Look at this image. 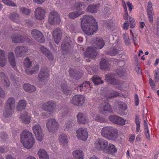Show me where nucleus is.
<instances>
[{
	"label": "nucleus",
	"mask_w": 159,
	"mask_h": 159,
	"mask_svg": "<svg viewBox=\"0 0 159 159\" xmlns=\"http://www.w3.org/2000/svg\"><path fill=\"white\" fill-rule=\"evenodd\" d=\"M20 139L24 146L28 149L32 148L35 143L34 139L32 133L26 130H24L21 132Z\"/></svg>",
	"instance_id": "1"
},
{
	"label": "nucleus",
	"mask_w": 159,
	"mask_h": 159,
	"mask_svg": "<svg viewBox=\"0 0 159 159\" xmlns=\"http://www.w3.org/2000/svg\"><path fill=\"white\" fill-rule=\"evenodd\" d=\"M15 100L12 97H9L6 101L4 107L3 116L5 117H10L13 113L15 107Z\"/></svg>",
	"instance_id": "2"
},
{
	"label": "nucleus",
	"mask_w": 159,
	"mask_h": 159,
	"mask_svg": "<svg viewBox=\"0 0 159 159\" xmlns=\"http://www.w3.org/2000/svg\"><path fill=\"white\" fill-rule=\"evenodd\" d=\"M23 64L25 67L26 68L25 72L26 74L29 75H31L34 74H36L39 69V66L37 65L34 66H33L32 68H30L32 66V62L30 61V59L28 58H26L25 59Z\"/></svg>",
	"instance_id": "3"
},
{
	"label": "nucleus",
	"mask_w": 159,
	"mask_h": 159,
	"mask_svg": "<svg viewBox=\"0 0 159 159\" xmlns=\"http://www.w3.org/2000/svg\"><path fill=\"white\" fill-rule=\"evenodd\" d=\"M81 25H83L84 26L93 25V26H98L97 22H95V20L93 17L91 15H85L83 16L82 18H81Z\"/></svg>",
	"instance_id": "4"
},
{
	"label": "nucleus",
	"mask_w": 159,
	"mask_h": 159,
	"mask_svg": "<svg viewBox=\"0 0 159 159\" xmlns=\"http://www.w3.org/2000/svg\"><path fill=\"white\" fill-rule=\"evenodd\" d=\"M42 108L43 110L48 112L49 114H51L54 113L57 107L55 103L51 100L43 103Z\"/></svg>",
	"instance_id": "5"
},
{
	"label": "nucleus",
	"mask_w": 159,
	"mask_h": 159,
	"mask_svg": "<svg viewBox=\"0 0 159 159\" xmlns=\"http://www.w3.org/2000/svg\"><path fill=\"white\" fill-rule=\"evenodd\" d=\"M60 20L58 13L57 12L54 11L49 13L48 21L51 25L59 24Z\"/></svg>",
	"instance_id": "6"
},
{
	"label": "nucleus",
	"mask_w": 159,
	"mask_h": 159,
	"mask_svg": "<svg viewBox=\"0 0 159 159\" xmlns=\"http://www.w3.org/2000/svg\"><path fill=\"white\" fill-rule=\"evenodd\" d=\"M108 143L107 141L102 139H98L95 143V147L98 150L103 151L104 152L108 147Z\"/></svg>",
	"instance_id": "7"
},
{
	"label": "nucleus",
	"mask_w": 159,
	"mask_h": 159,
	"mask_svg": "<svg viewBox=\"0 0 159 159\" xmlns=\"http://www.w3.org/2000/svg\"><path fill=\"white\" fill-rule=\"evenodd\" d=\"M58 126L57 122L55 119L50 118L47 120L46 127L49 132L56 131L57 129Z\"/></svg>",
	"instance_id": "8"
},
{
	"label": "nucleus",
	"mask_w": 159,
	"mask_h": 159,
	"mask_svg": "<svg viewBox=\"0 0 159 159\" xmlns=\"http://www.w3.org/2000/svg\"><path fill=\"white\" fill-rule=\"evenodd\" d=\"M31 34L32 37L37 41L43 43L45 41L44 38L42 33L36 29L32 30Z\"/></svg>",
	"instance_id": "9"
},
{
	"label": "nucleus",
	"mask_w": 159,
	"mask_h": 159,
	"mask_svg": "<svg viewBox=\"0 0 159 159\" xmlns=\"http://www.w3.org/2000/svg\"><path fill=\"white\" fill-rule=\"evenodd\" d=\"M27 48L24 45H19L16 46L15 49V52L17 57H21L24 56L28 52Z\"/></svg>",
	"instance_id": "10"
},
{
	"label": "nucleus",
	"mask_w": 159,
	"mask_h": 159,
	"mask_svg": "<svg viewBox=\"0 0 159 159\" xmlns=\"http://www.w3.org/2000/svg\"><path fill=\"white\" fill-rule=\"evenodd\" d=\"M32 129L37 140L41 141L43 139V134L40 126L39 125H35L32 127Z\"/></svg>",
	"instance_id": "11"
},
{
	"label": "nucleus",
	"mask_w": 159,
	"mask_h": 159,
	"mask_svg": "<svg viewBox=\"0 0 159 159\" xmlns=\"http://www.w3.org/2000/svg\"><path fill=\"white\" fill-rule=\"evenodd\" d=\"M81 27L84 32L88 35L93 34L97 31L98 29V26H93L92 25L89 26L85 25L84 27L83 25H81Z\"/></svg>",
	"instance_id": "12"
},
{
	"label": "nucleus",
	"mask_w": 159,
	"mask_h": 159,
	"mask_svg": "<svg viewBox=\"0 0 159 159\" xmlns=\"http://www.w3.org/2000/svg\"><path fill=\"white\" fill-rule=\"evenodd\" d=\"M49 76L47 68H41L38 75L37 79L39 82H44Z\"/></svg>",
	"instance_id": "13"
},
{
	"label": "nucleus",
	"mask_w": 159,
	"mask_h": 159,
	"mask_svg": "<svg viewBox=\"0 0 159 159\" xmlns=\"http://www.w3.org/2000/svg\"><path fill=\"white\" fill-rule=\"evenodd\" d=\"M96 49L94 47H88L87 48L86 51L84 53V56L86 57L94 58L98 55Z\"/></svg>",
	"instance_id": "14"
},
{
	"label": "nucleus",
	"mask_w": 159,
	"mask_h": 159,
	"mask_svg": "<svg viewBox=\"0 0 159 159\" xmlns=\"http://www.w3.org/2000/svg\"><path fill=\"white\" fill-rule=\"evenodd\" d=\"M109 119L110 121L121 125H123L125 124V120L121 117L116 116L112 115L109 117Z\"/></svg>",
	"instance_id": "15"
},
{
	"label": "nucleus",
	"mask_w": 159,
	"mask_h": 159,
	"mask_svg": "<svg viewBox=\"0 0 159 159\" xmlns=\"http://www.w3.org/2000/svg\"><path fill=\"white\" fill-rule=\"evenodd\" d=\"M84 98L82 95H75L73 97L71 102L77 106L82 105L84 102Z\"/></svg>",
	"instance_id": "16"
},
{
	"label": "nucleus",
	"mask_w": 159,
	"mask_h": 159,
	"mask_svg": "<svg viewBox=\"0 0 159 159\" xmlns=\"http://www.w3.org/2000/svg\"><path fill=\"white\" fill-rule=\"evenodd\" d=\"M77 137L80 139L85 141L88 137V133L84 128H79L76 131Z\"/></svg>",
	"instance_id": "17"
},
{
	"label": "nucleus",
	"mask_w": 159,
	"mask_h": 159,
	"mask_svg": "<svg viewBox=\"0 0 159 159\" xmlns=\"http://www.w3.org/2000/svg\"><path fill=\"white\" fill-rule=\"evenodd\" d=\"M45 10L41 7L36 8L34 11L35 17L39 20L43 19L45 16Z\"/></svg>",
	"instance_id": "18"
},
{
	"label": "nucleus",
	"mask_w": 159,
	"mask_h": 159,
	"mask_svg": "<svg viewBox=\"0 0 159 159\" xmlns=\"http://www.w3.org/2000/svg\"><path fill=\"white\" fill-rule=\"evenodd\" d=\"M103 101H104V104L99 108L100 112L102 114H104L108 112H111V106L107 101L106 100H103Z\"/></svg>",
	"instance_id": "19"
},
{
	"label": "nucleus",
	"mask_w": 159,
	"mask_h": 159,
	"mask_svg": "<svg viewBox=\"0 0 159 159\" xmlns=\"http://www.w3.org/2000/svg\"><path fill=\"white\" fill-rule=\"evenodd\" d=\"M116 75L115 73L107 74L105 75V80L111 84H117L119 82L118 80L114 77Z\"/></svg>",
	"instance_id": "20"
},
{
	"label": "nucleus",
	"mask_w": 159,
	"mask_h": 159,
	"mask_svg": "<svg viewBox=\"0 0 159 159\" xmlns=\"http://www.w3.org/2000/svg\"><path fill=\"white\" fill-rule=\"evenodd\" d=\"M12 42L14 43H24L25 40V38L23 36L17 34H13L11 36Z\"/></svg>",
	"instance_id": "21"
},
{
	"label": "nucleus",
	"mask_w": 159,
	"mask_h": 159,
	"mask_svg": "<svg viewBox=\"0 0 159 159\" xmlns=\"http://www.w3.org/2000/svg\"><path fill=\"white\" fill-rule=\"evenodd\" d=\"M52 35L55 42L57 44L61 40L62 32L59 28L55 29L53 32Z\"/></svg>",
	"instance_id": "22"
},
{
	"label": "nucleus",
	"mask_w": 159,
	"mask_h": 159,
	"mask_svg": "<svg viewBox=\"0 0 159 159\" xmlns=\"http://www.w3.org/2000/svg\"><path fill=\"white\" fill-rule=\"evenodd\" d=\"M77 121L79 124H84L88 122L87 117L82 113L79 112L77 115Z\"/></svg>",
	"instance_id": "23"
},
{
	"label": "nucleus",
	"mask_w": 159,
	"mask_h": 159,
	"mask_svg": "<svg viewBox=\"0 0 159 159\" xmlns=\"http://www.w3.org/2000/svg\"><path fill=\"white\" fill-rule=\"evenodd\" d=\"M104 41L102 39L97 38L94 41L93 44L95 48L98 49H101L105 45Z\"/></svg>",
	"instance_id": "24"
},
{
	"label": "nucleus",
	"mask_w": 159,
	"mask_h": 159,
	"mask_svg": "<svg viewBox=\"0 0 159 159\" xmlns=\"http://www.w3.org/2000/svg\"><path fill=\"white\" fill-rule=\"evenodd\" d=\"M61 89L63 93L66 95H70L72 93L71 88L66 84H62L61 85Z\"/></svg>",
	"instance_id": "25"
},
{
	"label": "nucleus",
	"mask_w": 159,
	"mask_h": 159,
	"mask_svg": "<svg viewBox=\"0 0 159 159\" xmlns=\"http://www.w3.org/2000/svg\"><path fill=\"white\" fill-rule=\"evenodd\" d=\"M8 59L10 64L15 70H16L17 68L16 67V62L15 57L13 52H10L9 53Z\"/></svg>",
	"instance_id": "26"
},
{
	"label": "nucleus",
	"mask_w": 159,
	"mask_h": 159,
	"mask_svg": "<svg viewBox=\"0 0 159 159\" xmlns=\"http://www.w3.org/2000/svg\"><path fill=\"white\" fill-rule=\"evenodd\" d=\"M40 49L42 52L45 55L48 59L49 60L52 61L53 59V56L51 52L44 46H41Z\"/></svg>",
	"instance_id": "27"
},
{
	"label": "nucleus",
	"mask_w": 159,
	"mask_h": 159,
	"mask_svg": "<svg viewBox=\"0 0 159 159\" xmlns=\"http://www.w3.org/2000/svg\"><path fill=\"white\" fill-rule=\"evenodd\" d=\"M117 149L114 145L111 143H109L107 148L104 153L110 154H113L116 152Z\"/></svg>",
	"instance_id": "28"
},
{
	"label": "nucleus",
	"mask_w": 159,
	"mask_h": 159,
	"mask_svg": "<svg viewBox=\"0 0 159 159\" xmlns=\"http://www.w3.org/2000/svg\"><path fill=\"white\" fill-rule=\"evenodd\" d=\"M108 135L107 139L112 140H116L118 137L117 129L113 128Z\"/></svg>",
	"instance_id": "29"
},
{
	"label": "nucleus",
	"mask_w": 159,
	"mask_h": 159,
	"mask_svg": "<svg viewBox=\"0 0 159 159\" xmlns=\"http://www.w3.org/2000/svg\"><path fill=\"white\" fill-rule=\"evenodd\" d=\"M100 5L99 4L89 5L88 7L87 10L91 13H95L99 8Z\"/></svg>",
	"instance_id": "30"
},
{
	"label": "nucleus",
	"mask_w": 159,
	"mask_h": 159,
	"mask_svg": "<svg viewBox=\"0 0 159 159\" xmlns=\"http://www.w3.org/2000/svg\"><path fill=\"white\" fill-rule=\"evenodd\" d=\"M113 128V127L111 126L104 127L101 130V134L102 135L107 138Z\"/></svg>",
	"instance_id": "31"
},
{
	"label": "nucleus",
	"mask_w": 159,
	"mask_h": 159,
	"mask_svg": "<svg viewBox=\"0 0 159 159\" xmlns=\"http://www.w3.org/2000/svg\"><path fill=\"white\" fill-rule=\"evenodd\" d=\"M6 62V57L4 51L0 49V66L2 67L5 65Z\"/></svg>",
	"instance_id": "32"
},
{
	"label": "nucleus",
	"mask_w": 159,
	"mask_h": 159,
	"mask_svg": "<svg viewBox=\"0 0 159 159\" xmlns=\"http://www.w3.org/2000/svg\"><path fill=\"white\" fill-rule=\"evenodd\" d=\"M38 155L39 159H49V157L47 153L44 149H40L38 152Z\"/></svg>",
	"instance_id": "33"
},
{
	"label": "nucleus",
	"mask_w": 159,
	"mask_h": 159,
	"mask_svg": "<svg viewBox=\"0 0 159 159\" xmlns=\"http://www.w3.org/2000/svg\"><path fill=\"white\" fill-rule=\"evenodd\" d=\"M72 155L75 159H83V153L81 150H75L73 152Z\"/></svg>",
	"instance_id": "34"
},
{
	"label": "nucleus",
	"mask_w": 159,
	"mask_h": 159,
	"mask_svg": "<svg viewBox=\"0 0 159 159\" xmlns=\"http://www.w3.org/2000/svg\"><path fill=\"white\" fill-rule=\"evenodd\" d=\"M61 48L62 50L63 54H67L70 52V50L71 48V45L62 43Z\"/></svg>",
	"instance_id": "35"
},
{
	"label": "nucleus",
	"mask_w": 159,
	"mask_h": 159,
	"mask_svg": "<svg viewBox=\"0 0 159 159\" xmlns=\"http://www.w3.org/2000/svg\"><path fill=\"white\" fill-rule=\"evenodd\" d=\"M23 87L25 91L30 93L33 92L36 90L35 87L29 84H24Z\"/></svg>",
	"instance_id": "36"
},
{
	"label": "nucleus",
	"mask_w": 159,
	"mask_h": 159,
	"mask_svg": "<svg viewBox=\"0 0 159 159\" xmlns=\"http://www.w3.org/2000/svg\"><path fill=\"white\" fill-rule=\"evenodd\" d=\"M110 65L106 59H102L100 63V67L101 70H108Z\"/></svg>",
	"instance_id": "37"
},
{
	"label": "nucleus",
	"mask_w": 159,
	"mask_h": 159,
	"mask_svg": "<svg viewBox=\"0 0 159 159\" xmlns=\"http://www.w3.org/2000/svg\"><path fill=\"white\" fill-rule=\"evenodd\" d=\"M26 106V102L25 100H20L17 105L16 110L19 111L24 110Z\"/></svg>",
	"instance_id": "38"
},
{
	"label": "nucleus",
	"mask_w": 159,
	"mask_h": 159,
	"mask_svg": "<svg viewBox=\"0 0 159 159\" xmlns=\"http://www.w3.org/2000/svg\"><path fill=\"white\" fill-rule=\"evenodd\" d=\"M20 16L17 13L13 12L10 14L9 18L11 21L17 23L19 21Z\"/></svg>",
	"instance_id": "39"
},
{
	"label": "nucleus",
	"mask_w": 159,
	"mask_h": 159,
	"mask_svg": "<svg viewBox=\"0 0 159 159\" xmlns=\"http://www.w3.org/2000/svg\"><path fill=\"white\" fill-rule=\"evenodd\" d=\"M59 140L60 143L62 145H65L68 143L67 136L64 134H61L59 136Z\"/></svg>",
	"instance_id": "40"
},
{
	"label": "nucleus",
	"mask_w": 159,
	"mask_h": 159,
	"mask_svg": "<svg viewBox=\"0 0 159 159\" xmlns=\"http://www.w3.org/2000/svg\"><path fill=\"white\" fill-rule=\"evenodd\" d=\"M120 51L115 48H110L107 52V54L109 55L114 56L118 54Z\"/></svg>",
	"instance_id": "41"
},
{
	"label": "nucleus",
	"mask_w": 159,
	"mask_h": 159,
	"mask_svg": "<svg viewBox=\"0 0 159 159\" xmlns=\"http://www.w3.org/2000/svg\"><path fill=\"white\" fill-rule=\"evenodd\" d=\"M20 118L23 121V122L25 124H28L30 122V116L27 115L26 113L21 115Z\"/></svg>",
	"instance_id": "42"
},
{
	"label": "nucleus",
	"mask_w": 159,
	"mask_h": 159,
	"mask_svg": "<svg viewBox=\"0 0 159 159\" xmlns=\"http://www.w3.org/2000/svg\"><path fill=\"white\" fill-rule=\"evenodd\" d=\"M91 79L95 85H98L103 83V81L101 80L100 78L96 75L94 76Z\"/></svg>",
	"instance_id": "43"
},
{
	"label": "nucleus",
	"mask_w": 159,
	"mask_h": 159,
	"mask_svg": "<svg viewBox=\"0 0 159 159\" xmlns=\"http://www.w3.org/2000/svg\"><path fill=\"white\" fill-rule=\"evenodd\" d=\"M80 73L79 71L72 69H70L69 71L70 75L73 79H79L78 75Z\"/></svg>",
	"instance_id": "44"
},
{
	"label": "nucleus",
	"mask_w": 159,
	"mask_h": 159,
	"mask_svg": "<svg viewBox=\"0 0 159 159\" xmlns=\"http://www.w3.org/2000/svg\"><path fill=\"white\" fill-rule=\"evenodd\" d=\"M74 6L77 10H80L84 8L86 6L84 3L82 2H77L75 3Z\"/></svg>",
	"instance_id": "45"
},
{
	"label": "nucleus",
	"mask_w": 159,
	"mask_h": 159,
	"mask_svg": "<svg viewBox=\"0 0 159 159\" xmlns=\"http://www.w3.org/2000/svg\"><path fill=\"white\" fill-rule=\"evenodd\" d=\"M82 14L78 11H75L69 13V16L70 19H74L79 17Z\"/></svg>",
	"instance_id": "46"
},
{
	"label": "nucleus",
	"mask_w": 159,
	"mask_h": 159,
	"mask_svg": "<svg viewBox=\"0 0 159 159\" xmlns=\"http://www.w3.org/2000/svg\"><path fill=\"white\" fill-rule=\"evenodd\" d=\"M20 11L22 13L26 15H29L31 12L30 9L24 7H21Z\"/></svg>",
	"instance_id": "47"
},
{
	"label": "nucleus",
	"mask_w": 159,
	"mask_h": 159,
	"mask_svg": "<svg viewBox=\"0 0 159 159\" xmlns=\"http://www.w3.org/2000/svg\"><path fill=\"white\" fill-rule=\"evenodd\" d=\"M123 38L124 40L125 44L127 45H129L130 44V43L128 34L126 33L123 34Z\"/></svg>",
	"instance_id": "48"
},
{
	"label": "nucleus",
	"mask_w": 159,
	"mask_h": 159,
	"mask_svg": "<svg viewBox=\"0 0 159 159\" xmlns=\"http://www.w3.org/2000/svg\"><path fill=\"white\" fill-rule=\"evenodd\" d=\"M70 30L71 32H79V29L77 26L76 25H74L71 24L70 26Z\"/></svg>",
	"instance_id": "49"
},
{
	"label": "nucleus",
	"mask_w": 159,
	"mask_h": 159,
	"mask_svg": "<svg viewBox=\"0 0 159 159\" xmlns=\"http://www.w3.org/2000/svg\"><path fill=\"white\" fill-rule=\"evenodd\" d=\"M2 2L5 4L12 7H15L16 4L14 2L10 0H2Z\"/></svg>",
	"instance_id": "50"
},
{
	"label": "nucleus",
	"mask_w": 159,
	"mask_h": 159,
	"mask_svg": "<svg viewBox=\"0 0 159 159\" xmlns=\"http://www.w3.org/2000/svg\"><path fill=\"white\" fill-rule=\"evenodd\" d=\"M90 84L91 83L89 81H86L82 84L79 85L78 87L80 88V89L81 91L84 87L86 88L88 85L90 86Z\"/></svg>",
	"instance_id": "51"
},
{
	"label": "nucleus",
	"mask_w": 159,
	"mask_h": 159,
	"mask_svg": "<svg viewBox=\"0 0 159 159\" xmlns=\"http://www.w3.org/2000/svg\"><path fill=\"white\" fill-rule=\"evenodd\" d=\"M129 20L130 28H134L135 25V21L134 19L131 17H130L129 18Z\"/></svg>",
	"instance_id": "52"
},
{
	"label": "nucleus",
	"mask_w": 159,
	"mask_h": 159,
	"mask_svg": "<svg viewBox=\"0 0 159 159\" xmlns=\"http://www.w3.org/2000/svg\"><path fill=\"white\" fill-rule=\"evenodd\" d=\"M147 14L149 18V21L150 22H152L153 21V14L152 12V10H147Z\"/></svg>",
	"instance_id": "53"
},
{
	"label": "nucleus",
	"mask_w": 159,
	"mask_h": 159,
	"mask_svg": "<svg viewBox=\"0 0 159 159\" xmlns=\"http://www.w3.org/2000/svg\"><path fill=\"white\" fill-rule=\"evenodd\" d=\"M62 43H65L66 44H70L71 45L72 41L70 38L68 36H66L64 39Z\"/></svg>",
	"instance_id": "54"
},
{
	"label": "nucleus",
	"mask_w": 159,
	"mask_h": 159,
	"mask_svg": "<svg viewBox=\"0 0 159 159\" xmlns=\"http://www.w3.org/2000/svg\"><path fill=\"white\" fill-rule=\"evenodd\" d=\"M110 94L108 96V98H111L113 97H116L119 96V93L116 92L112 90L110 93Z\"/></svg>",
	"instance_id": "55"
},
{
	"label": "nucleus",
	"mask_w": 159,
	"mask_h": 159,
	"mask_svg": "<svg viewBox=\"0 0 159 159\" xmlns=\"http://www.w3.org/2000/svg\"><path fill=\"white\" fill-rule=\"evenodd\" d=\"M95 120L101 123H104L105 122L104 118L101 116L97 115L95 118Z\"/></svg>",
	"instance_id": "56"
},
{
	"label": "nucleus",
	"mask_w": 159,
	"mask_h": 159,
	"mask_svg": "<svg viewBox=\"0 0 159 159\" xmlns=\"http://www.w3.org/2000/svg\"><path fill=\"white\" fill-rule=\"evenodd\" d=\"M8 135L5 132H2L0 134V137L2 140H5L8 138Z\"/></svg>",
	"instance_id": "57"
},
{
	"label": "nucleus",
	"mask_w": 159,
	"mask_h": 159,
	"mask_svg": "<svg viewBox=\"0 0 159 159\" xmlns=\"http://www.w3.org/2000/svg\"><path fill=\"white\" fill-rule=\"evenodd\" d=\"M4 85L7 88L10 86V82L9 81L7 78H5L4 79Z\"/></svg>",
	"instance_id": "58"
},
{
	"label": "nucleus",
	"mask_w": 159,
	"mask_h": 159,
	"mask_svg": "<svg viewBox=\"0 0 159 159\" xmlns=\"http://www.w3.org/2000/svg\"><path fill=\"white\" fill-rule=\"evenodd\" d=\"M74 124L71 121H67L66 124V127L69 128L74 125Z\"/></svg>",
	"instance_id": "59"
},
{
	"label": "nucleus",
	"mask_w": 159,
	"mask_h": 159,
	"mask_svg": "<svg viewBox=\"0 0 159 159\" xmlns=\"http://www.w3.org/2000/svg\"><path fill=\"white\" fill-rule=\"evenodd\" d=\"M132 40L133 42L134 43V44L135 45H137V39L136 37L134 36L133 34H132Z\"/></svg>",
	"instance_id": "60"
},
{
	"label": "nucleus",
	"mask_w": 159,
	"mask_h": 159,
	"mask_svg": "<svg viewBox=\"0 0 159 159\" xmlns=\"http://www.w3.org/2000/svg\"><path fill=\"white\" fill-rule=\"evenodd\" d=\"M5 97V92L0 87V98H3Z\"/></svg>",
	"instance_id": "61"
},
{
	"label": "nucleus",
	"mask_w": 159,
	"mask_h": 159,
	"mask_svg": "<svg viewBox=\"0 0 159 159\" xmlns=\"http://www.w3.org/2000/svg\"><path fill=\"white\" fill-rule=\"evenodd\" d=\"M149 84L152 89H155V85L154 83V81L151 78L149 79Z\"/></svg>",
	"instance_id": "62"
},
{
	"label": "nucleus",
	"mask_w": 159,
	"mask_h": 159,
	"mask_svg": "<svg viewBox=\"0 0 159 159\" xmlns=\"http://www.w3.org/2000/svg\"><path fill=\"white\" fill-rule=\"evenodd\" d=\"M26 24L28 26H32L34 24V22L30 20H25Z\"/></svg>",
	"instance_id": "63"
},
{
	"label": "nucleus",
	"mask_w": 159,
	"mask_h": 159,
	"mask_svg": "<svg viewBox=\"0 0 159 159\" xmlns=\"http://www.w3.org/2000/svg\"><path fill=\"white\" fill-rule=\"evenodd\" d=\"M129 26V25L128 23V22L127 21H125L123 24V29L124 30H127L128 29Z\"/></svg>",
	"instance_id": "64"
}]
</instances>
